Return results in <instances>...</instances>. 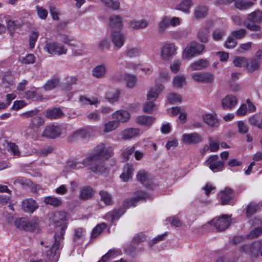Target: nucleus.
Here are the masks:
<instances>
[{
  "instance_id": "nucleus-1",
  "label": "nucleus",
  "mask_w": 262,
  "mask_h": 262,
  "mask_svg": "<svg viewBox=\"0 0 262 262\" xmlns=\"http://www.w3.org/2000/svg\"><path fill=\"white\" fill-rule=\"evenodd\" d=\"M114 155V147L107 143H100L92 149V153L82 162L69 161L67 166L71 169H78L83 166H90L94 172H103L105 170L104 161Z\"/></svg>"
},
{
  "instance_id": "nucleus-2",
  "label": "nucleus",
  "mask_w": 262,
  "mask_h": 262,
  "mask_svg": "<svg viewBox=\"0 0 262 262\" xmlns=\"http://www.w3.org/2000/svg\"><path fill=\"white\" fill-rule=\"evenodd\" d=\"M57 214L61 216V218L60 219V221L59 222L57 220L55 221V223L57 226H59V223H60L61 225V232L60 235H57L56 234L54 236V242L53 244L52 245L49 252L48 253V259L49 261H53V260L55 261L56 259L54 258V257L56 256L57 251L61 247V240L63 238V235L65 233V230L67 228V225L66 220V213L63 212H59Z\"/></svg>"
},
{
  "instance_id": "nucleus-3",
  "label": "nucleus",
  "mask_w": 262,
  "mask_h": 262,
  "mask_svg": "<svg viewBox=\"0 0 262 262\" xmlns=\"http://www.w3.org/2000/svg\"><path fill=\"white\" fill-rule=\"evenodd\" d=\"M204 49V45L196 41L191 42L184 50L182 58L184 59L189 60L196 55L202 54Z\"/></svg>"
},
{
  "instance_id": "nucleus-4",
  "label": "nucleus",
  "mask_w": 262,
  "mask_h": 262,
  "mask_svg": "<svg viewBox=\"0 0 262 262\" xmlns=\"http://www.w3.org/2000/svg\"><path fill=\"white\" fill-rule=\"evenodd\" d=\"M241 251L253 257H257L259 254L262 256V242L257 241L250 244L243 245L241 247Z\"/></svg>"
},
{
  "instance_id": "nucleus-5",
  "label": "nucleus",
  "mask_w": 262,
  "mask_h": 262,
  "mask_svg": "<svg viewBox=\"0 0 262 262\" xmlns=\"http://www.w3.org/2000/svg\"><path fill=\"white\" fill-rule=\"evenodd\" d=\"M230 221V216L227 215H223L218 219H213L209 223V224L218 231H223L229 226Z\"/></svg>"
},
{
  "instance_id": "nucleus-6",
  "label": "nucleus",
  "mask_w": 262,
  "mask_h": 262,
  "mask_svg": "<svg viewBox=\"0 0 262 262\" xmlns=\"http://www.w3.org/2000/svg\"><path fill=\"white\" fill-rule=\"evenodd\" d=\"M45 49L51 54L60 55L66 54L67 49L61 44L57 42H50L46 44Z\"/></svg>"
},
{
  "instance_id": "nucleus-7",
  "label": "nucleus",
  "mask_w": 262,
  "mask_h": 262,
  "mask_svg": "<svg viewBox=\"0 0 262 262\" xmlns=\"http://www.w3.org/2000/svg\"><path fill=\"white\" fill-rule=\"evenodd\" d=\"M181 20L179 17H164L159 23L158 30L163 33L169 26L175 27L180 25Z\"/></svg>"
},
{
  "instance_id": "nucleus-8",
  "label": "nucleus",
  "mask_w": 262,
  "mask_h": 262,
  "mask_svg": "<svg viewBox=\"0 0 262 262\" xmlns=\"http://www.w3.org/2000/svg\"><path fill=\"white\" fill-rule=\"evenodd\" d=\"M177 47L172 43H165L161 49V56L163 59L169 60L176 53Z\"/></svg>"
},
{
  "instance_id": "nucleus-9",
  "label": "nucleus",
  "mask_w": 262,
  "mask_h": 262,
  "mask_svg": "<svg viewBox=\"0 0 262 262\" xmlns=\"http://www.w3.org/2000/svg\"><path fill=\"white\" fill-rule=\"evenodd\" d=\"M111 39L114 46L117 49H120L124 45L126 37L121 30L115 31L111 33Z\"/></svg>"
},
{
  "instance_id": "nucleus-10",
  "label": "nucleus",
  "mask_w": 262,
  "mask_h": 262,
  "mask_svg": "<svg viewBox=\"0 0 262 262\" xmlns=\"http://www.w3.org/2000/svg\"><path fill=\"white\" fill-rule=\"evenodd\" d=\"M192 79L197 82L202 83H212L214 79V75L209 72H196L191 74Z\"/></svg>"
},
{
  "instance_id": "nucleus-11",
  "label": "nucleus",
  "mask_w": 262,
  "mask_h": 262,
  "mask_svg": "<svg viewBox=\"0 0 262 262\" xmlns=\"http://www.w3.org/2000/svg\"><path fill=\"white\" fill-rule=\"evenodd\" d=\"M62 132L60 126L51 125L46 126L42 133L43 137L49 138H55L58 137Z\"/></svg>"
},
{
  "instance_id": "nucleus-12",
  "label": "nucleus",
  "mask_w": 262,
  "mask_h": 262,
  "mask_svg": "<svg viewBox=\"0 0 262 262\" xmlns=\"http://www.w3.org/2000/svg\"><path fill=\"white\" fill-rule=\"evenodd\" d=\"M244 25L249 30L253 31H260V27L259 24L262 21V17H244Z\"/></svg>"
},
{
  "instance_id": "nucleus-13",
  "label": "nucleus",
  "mask_w": 262,
  "mask_h": 262,
  "mask_svg": "<svg viewBox=\"0 0 262 262\" xmlns=\"http://www.w3.org/2000/svg\"><path fill=\"white\" fill-rule=\"evenodd\" d=\"M222 205L230 204L234 198L233 191L230 188H227L224 190L221 191L219 194Z\"/></svg>"
},
{
  "instance_id": "nucleus-14",
  "label": "nucleus",
  "mask_w": 262,
  "mask_h": 262,
  "mask_svg": "<svg viewBox=\"0 0 262 262\" xmlns=\"http://www.w3.org/2000/svg\"><path fill=\"white\" fill-rule=\"evenodd\" d=\"M182 140L185 144H197L202 141V137L197 133L184 134L182 137Z\"/></svg>"
},
{
  "instance_id": "nucleus-15",
  "label": "nucleus",
  "mask_w": 262,
  "mask_h": 262,
  "mask_svg": "<svg viewBox=\"0 0 262 262\" xmlns=\"http://www.w3.org/2000/svg\"><path fill=\"white\" fill-rule=\"evenodd\" d=\"M112 116L114 120L118 123L119 126L120 123L127 122L130 117L129 113L127 111L123 110L116 111Z\"/></svg>"
},
{
  "instance_id": "nucleus-16",
  "label": "nucleus",
  "mask_w": 262,
  "mask_h": 262,
  "mask_svg": "<svg viewBox=\"0 0 262 262\" xmlns=\"http://www.w3.org/2000/svg\"><path fill=\"white\" fill-rule=\"evenodd\" d=\"M147 198V193L143 191H138L137 192V196L125 200L123 203V206L124 208L136 206L139 200L146 199Z\"/></svg>"
},
{
  "instance_id": "nucleus-17",
  "label": "nucleus",
  "mask_w": 262,
  "mask_h": 262,
  "mask_svg": "<svg viewBox=\"0 0 262 262\" xmlns=\"http://www.w3.org/2000/svg\"><path fill=\"white\" fill-rule=\"evenodd\" d=\"M21 207L25 212L32 213L38 207V205L34 200L27 199L23 201Z\"/></svg>"
},
{
  "instance_id": "nucleus-18",
  "label": "nucleus",
  "mask_w": 262,
  "mask_h": 262,
  "mask_svg": "<svg viewBox=\"0 0 262 262\" xmlns=\"http://www.w3.org/2000/svg\"><path fill=\"white\" fill-rule=\"evenodd\" d=\"M164 88V85L163 84L156 83L155 86L148 91L147 94V100L155 101Z\"/></svg>"
},
{
  "instance_id": "nucleus-19",
  "label": "nucleus",
  "mask_w": 262,
  "mask_h": 262,
  "mask_svg": "<svg viewBox=\"0 0 262 262\" xmlns=\"http://www.w3.org/2000/svg\"><path fill=\"white\" fill-rule=\"evenodd\" d=\"M209 65V60L202 58L191 63L189 69L191 71H200L206 69Z\"/></svg>"
},
{
  "instance_id": "nucleus-20",
  "label": "nucleus",
  "mask_w": 262,
  "mask_h": 262,
  "mask_svg": "<svg viewBox=\"0 0 262 262\" xmlns=\"http://www.w3.org/2000/svg\"><path fill=\"white\" fill-rule=\"evenodd\" d=\"M237 103V99L233 95H227L222 101V105L224 110H231Z\"/></svg>"
},
{
  "instance_id": "nucleus-21",
  "label": "nucleus",
  "mask_w": 262,
  "mask_h": 262,
  "mask_svg": "<svg viewBox=\"0 0 262 262\" xmlns=\"http://www.w3.org/2000/svg\"><path fill=\"white\" fill-rule=\"evenodd\" d=\"M134 171V165L132 164L127 163L124 167L123 172L120 177L123 181L127 182L132 178Z\"/></svg>"
},
{
  "instance_id": "nucleus-22",
  "label": "nucleus",
  "mask_w": 262,
  "mask_h": 262,
  "mask_svg": "<svg viewBox=\"0 0 262 262\" xmlns=\"http://www.w3.org/2000/svg\"><path fill=\"white\" fill-rule=\"evenodd\" d=\"M140 134V129L136 128H129L124 129L121 133V137L123 140H129L138 137Z\"/></svg>"
},
{
  "instance_id": "nucleus-23",
  "label": "nucleus",
  "mask_w": 262,
  "mask_h": 262,
  "mask_svg": "<svg viewBox=\"0 0 262 262\" xmlns=\"http://www.w3.org/2000/svg\"><path fill=\"white\" fill-rule=\"evenodd\" d=\"M107 66L104 63L96 66L92 70V75L97 78L105 76L107 73Z\"/></svg>"
},
{
  "instance_id": "nucleus-24",
  "label": "nucleus",
  "mask_w": 262,
  "mask_h": 262,
  "mask_svg": "<svg viewBox=\"0 0 262 262\" xmlns=\"http://www.w3.org/2000/svg\"><path fill=\"white\" fill-rule=\"evenodd\" d=\"M64 116L62 111L59 108L48 109L46 111V116L50 119L60 118Z\"/></svg>"
},
{
  "instance_id": "nucleus-25",
  "label": "nucleus",
  "mask_w": 262,
  "mask_h": 262,
  "mask_svg": "<svg viewBox=\"0 0 262 262\" xmlns=\"http://www.w3.org/2000/svg\"><path fill=\"white\" fill-rule=\"evenodd\" d=\"M44 124V119L39 116L36 115L30 119L29 128L31 129H38Z\"/></svg>"
},
{
  "instance_id": "nucleus-26",
  "label": "nucleus",
  "mask_w": 262,
  "mask_h": 262,
  "mask_svg": "<svg viewBox=\"0 0 262 262\" xmlns=\"http://www.w3.org/2000/svg\"><path fill=\"white\" fill-rule=\"evenodd\" d=\"M109 27L112 29V32L121 30L123 27L121 17H110Z\"/></svg>"
},
{
  "instance_id": "nucleus-27",
  "label": "nucleus",
  "mask_w": 262,
  "mask_h": 262,
  "mask_svg": "<svg viewBox=\"0 0 262 262\" xmlns=\"http://www.w3.org/2000/svg\"><path fill=\"white\" fill-rule=\"evenodd\" d=\"M124 79L126 86L129 89H133L137 85L138 79L134 75L126 73L124 75Z\"/></svg>"
},
{
  "instance_id": "nucleus-28",
  "label": "nucleus",
  "mask_w": 262,
  "mask_h": 262,
  "mask_svg": "<svg viewBox=\"0 0 262 262\" xmlns=\"http://www.w3.org/2000/svg\"><path fill=\"white\" fill-rule=\"evenodd\" d=\"M148 23L145 19L134 20L129 22V27L135 30L141 29L146 28Z\"/></svg>"
},
{
  "instance_id": "nucleus-29",
  "label": "nucleus",
  "mask_w": 262,
  "mask_h": 262,
  "mask_svg": "<svg viewBox=\"0 0 262 262\" xmlns=\"http://www.w3.org/2000/svg\"><path fill=\"white\" fill-rule=\"evenodd\" d=\"M259 68V63L258 61L255 59H247V64L245 67V69L248 73H253L257 70Z\"/></svg>"
},
{
  "instance_id": "nucleus-30",
  "label": "nucleus",
  "mask_w": 262,
  "mask_h": 262,
  "mask_svg": "<svg viewBox=\"0 0 262 262\" xmlns=\"http://www.w3.org/2000/svg\"><path fill=\"white\" fill-rule=\"evenodd\" d=\"M155 118L146 115L139 116L136 119V122L141 125L149 126L154 121Z\"/></svg>"
},
{
  "instance_id": "nucleus-31",
  "label": "nucleus",
  "mask_w": 262,
  "mask_h": 262,
  "mask_svg": "<svg viewBox=\"0 0 262 262\" xmlns=\"http://www.w3.org/2000/svg\"><path fill=\"white\" fill-rule=\"evenodd\" d=\"M87 137V133L85 130L83 129H78L72 133L68 138L70 142H74L76 140L80 138H85Z\"/></svg>"
},
{
  "instance_id": "nucleus-32",
  "label": "nucleus",
  "mask_w": 262,
  "mask_h": 262,
  "mask_svg": "<svg viewBox=\"0 0 262 262\" xmlns=\"http://www.w3.org/2000/svg\"><path fill=\"white\" fill-rule=\"evenodd\" d=\"M119 125L118 123L114 120H110L103 124V132L104 133H110L113 130H115L117 128Z\"/></svg>"
},
{
  "instance_id": "nucleus-33",
  "label": "nucleus",
  "mask_w": 262,
  "mask_h": 262,
  "mask_svg": "<svg viewBox=\"0 0 262 262\" xmlns=\"http://www.w3.org/2000/svg\"><path fill=\"white\" fill-rule=\"evenodd\" d=\"M99 195L100 196L101 201L106 205H112L113 204V197L108 192L104 190H101L99 192Z\"/></svg>"
},
{
  "instance_id": "nucleus-34",
  "label": "nucleus",
  "mask_w": 262,
  "mask_h": 262,
  "mask_svg": "<svg viewBox=\"0 0 262 262\" xmlns=\"http://www.w3.org/2000/svg\"><path fill=\"white\" fill-rule=\"evenodd\" d=\"M203 120L205 123L210 126H217L218 124V120L216 115L207 114L203 115Z\"/></svg>"
},
{
  "instance_id": "nucleus-35",
  "label": "nucleus",
  "mask_w": 262,
  "mask_h": 262,
  "mask_svg": "<svg viewBox=\"0 0 262 262\" xmlns=\"http://www.w3.org/2000/svg\"><path fill=\"white\" fill-rule=\"evenodd\" d=\"M14 77L10 72H6L2 78V83L5 88L14 85Z\"/></svg>"
},
{
  "instance_id": "nucleus-36",
  "label": "nucleus",
  "mask_w": 262,
  "mask_h": 262,
  "mask_svg": "<svg viewBox=\"0 0 262 262\" xmlns=\"http://www.w3.org/2000/svg\"><path fill=\"white\" fill-rule=\"evenodd\" d=\"M27 231H35L39 229V220L36 217L31 220L27 219Z\"/></svg>"
},
{
  "instance_id": "nucleus-37",
  "label": "nucleus",
  "mask_w": 262,
  "mask_h": 262,
  "mask_svg": "<svg viewBox=\"0 0 262 262\" xmlns=\"http://www.w3.org/2000/svg\"><path fill=\"white\" fill-rule=\"evenodd\" d=\"M44 202L46 204L50 205L55 207H58L62 204V201L54 196L45 197Z\"/></svg>"
},
{
  "instance_id": "nucleus-38",
  "label": "nucleus",
  "mask_w": 262,
  "mask_h": 262,
  "mask_svg": "<svg viewBox=\"0 0 262 262\" xmlns=\"http://www.w3.org/2000/svg\"><path fill=\"white\" fill-rule=\"evenodd\" d=\"M94 194L93 189L89 186L85 187L80 191V198L83 200L90 199Z\"/></svg>"
},
{
  "instance_id": "nucleus-39",
  "label": "nucleus",
  "mask_w": 262,
  "mask_h": 262,
  "mask_svg": "<svg viewBox=\"0 0 262 262\" xmlns=\"http://www.w3.org/2000/svg\"><path fill=\"white\" fill-rule=\"evenodd\" d=\"M259 209V205L254 202L248 204L246 208V215L247 217H251L252 215L256 213Z\"/></svg>"
},
{
  "instance_id": "nucleus-40",
  "label": "nucleus",
  "mask_w": 262,
  "mask_h": 262,
  "mask_svg": "<svg viewBox=\"0 0 262 262\" xmlns=\"http://www.w3.org/2000/svg\"><path fill=\"white\" fill-rule=\"evenodd\" d=\"M193 3L192 0H182L177 7V9L184 12H188Z\"/></svg>"
},
{
  "instance_id": "nucleus-41",
  "label": "nucleus",
  "mask_w": 262,
  "mask_h": 262,
  "mask_svg": "<svg viewBox=\"0 0 262 262\" xmlns=\"http://www.w3.org/2000/svg\"><path fill=\"white\" fill-rule=\"evenodd\" d=\"M59 80L57 78H52L46 83L43 86V88L46 91H51L56 88L59 84Z\"/></svg>"
},
{
  "instance_id": "nucleus-42",
  "label": "nucleus",
  "mask_w": 262,
  "mask_h": 262,
  "mask_svg": "<svg viewBox=\"0 0 262 262\" xmlns=\"http://www.w3.org/2000/svg\"><path fill=\"white\" fill-rule=\"evenodd\" d=\"M79 101L82 105H97L99 103V100L96 97H92L91 99L88 98L84 96H81L79 97Z\"/></svg>"
},
{
  "instance_id": "nucleus-43",
  "label": "nucleus",
  "mask_w": 262,
  "mask_h": 262,
  "mask_svg": "<svg viewBox=\"0 0 262 262\" xmlns=\"http://www.w3.org/2000/svg\"><path fill=\"white\" fill-rule=\"evenodd\" d=\"M119 96V92L116 89H112L108 91L106 95V99L111 102L117 101Z\"/></svg>"
},
{
  "instance_id": "nucleus-44",
  "label": "nucleus",
  "mask_w": 262,
  "mask_h": 262,
  "mask_svg": "<svg viewBox=\"0 0 262 262\" xmlns=\"http://www.w3.org/2000/svg\"><path fill=\"white\" fill-rule=\"evenodd\" d=\"M102 3L108 8L114 10H118L120 8V2L117 0H101Z\"/></svg>"
},
{
  "instance_id": "nucleus-45",
  "label": "nucleus",
  "mask_w": 262,
  "mask_h": 262,
  "mask_svg": "<svg viewBox=\"0 0 262 262\" xmlns=\"http://www.w3.org/2000/svg\"><path fill=\"white\" fill-rule=\"evenodd\" d=\"M195 16H205L208 15V9L206 6H198L194 10Z\"/></svg>"
},
{
  "instance_id": "nucleus-46",
  "label": "nucleus",
  "mask_w": 262,
  "mask_h": 262,
  "mask_svg": "<svg viewBox=\"0 0 262 262\" xmlns=\"http://www.w3.org/2000/svg\"><path fill=\"white\" fill-rule=\"evenodd\" d=\"M185 83L186 80L184 75H177L174 77L173 80V86L177 88H181Z\"/></svg>"
},
{
  "instance_id": "nucleus-47",
  "label": "nucleus",
  "mask_w": 262,
  "mask_h": 262,
  "mask_svg": "<svg viewBox=\"0 0 262 262\" xmlns=\"http://www.w3.org/2000/svg\"><path fill=\"white\" fill-rule=\"evenodd\" d=\"M253 3L250 1L241 0L235 3V7L240 10H245L251 7Z\"/></svg>"
},
{
  "instance_id": "nucleus-48",
  "label": "nucleus",
  "mask_w": 262,
  "mask_h": 262,
  "mask_svg": "<svg viewBox=\"0 0 262 262\" xmlns=\"http://www.w3.org/2000/svg\"><path fill=\"white\" fill-rule=\"evenodd\" d=\"M167 100L170 104H172L180 103L182 101V97L179 94L171 93L168 95Z\"/></svg>"
},
{
  "instance_id": "nucleus-49",
  "label": "nucleus",
  "mask_w": 262,
  "mask_h": 262,
  "mask_svg": "<svg viewBox=\"0 0 262 262\" xmlns=\"http://www.w3.org/2000/svg\"><path fill=\"white\" fill-rule=\"evenodd\" d=\"M233 64L236 67H245L247 64V58L244 57L237 56L233 60Z\"/></svg>"
},
{
  "instance_id": "nucleus-50",
  "label": "nucleus",
  "mask_w": 262,
  "mask_h": 262,
  "mask_svg": "<svg viewBox=\"0 0 262 262\" xmlns=\"http://www.w3.org/2000/svg\"><path fill=\"white\" fill-rule=\"evenodd\" d=\"M224 165V161H218L216 162L210 164L209 168L214 172L221 171L223 169Z\"/></svg>"
},
{
  "instance_id": "nucleus-51",
  "label": "nucleus",
  "mask_w": 262,
  "mask_h": 262,
  "mask_svg": "<svg viewBox=\"0 0 262 262\" xmlns=\"http://www.w3.org/2000/svg\"><path fill=\"white\" fill-rule=\"evenodd\" d=\"M14 224L17 228L27 231V219L24 217L17 219L14 222Z\"/></svg>"
},
{
  "instance_id": "nucleus-52",
  "label": "nucleus",
  "mask_w": 262,
  "mask_h": 262,
  "mask_svg": "<svg viewBox=\"0 0 262 262\" xmlns=\"http://www.w3.org/2000/svg\"><path fill=\"white\" fill-rule=\"evenodd\" d=\"M106 226L105 223H102L96 226L92 231L91 237L92 238H96L100 234L103 230L106 228Z\"/></svg>"
},
{
  "instance_id": "nucleus-53",
  "label": "nucleus",
  "mask_w": 262,
  "mask_h": 262,
  "mask_svg": "<svg viewBox=\"0 0 262 262\" xmlns=\"http://www.w3.org/2000/svg\"><path fill=\"white\" fill-rule=\"evenodd\" d=\"M208 141L210 151L216 152L218 151L220 148V142L218 140H213L211 137L208 138Z\"/></svg>"
},
{
  "instance_id": "nucleus-54",
  "label": "nucleus",
  "mask_w": 262,
  "mask_h": 262,
  "mask_svg": "<svg viewBox=\"0 0 262 262\" xmlns=\"http://www.w3.org/2000/svg\"><path fill=\"white\" fill-rule=\"evenodd\" d=\"M110 46V41L106 38H104L98 43V49L99 51L102 52L105 50H109Z\"/></svg>"
},
{
  "instance_id": "nucleus-55",
  "label": "nucleus",
  "mask_w": 262,
  "mask_h": 262,
  "mask_svg": "<svg viewBox=\"0 0 262 262\" xmlns=\"http://www.w3.org/2000/svg\"><path fill=\"white\" fill-rule=\"evenodd\" d=\"M246 34V30L244 29H241L238 30L232 31L230 35H231L236 40V39L243 38Z\"/></svg>"
},
{
  "instance_id": "nucleus-56",
  "label": "nucleus",
  "mask_w": 262,
  "mask_h": 262,
  "mask_svg": "<svg viewBox=\"0 0 262 262\" xmlns=\"http://www.w3.org/2000/svg\"><path fill=\"white\" fill-rule=\"evenodd\" d=\"M141 51L135 48H133L126 50L125 52V55L129 57H136L140 55Z\"/></svg>"
},
{
  "instance_id": "nucleus-57",
  "label": "nucleus",
  "mask_w": 262,
  "mask_h": 262,
  "mask_svg": "<svg viewBox=\"0 0 262 262\" xmlns=\"http://www.w3.org/2000/svg\"><path fill=\"white\" fill-rule=\"evenodd\" d=\"M237 43L236 40L230 35L225 42V47L227 49H233L236 46Z\"/></svg>"
},
{
  "instance_id": "nucleus-58",
  "label": "nucleus",
  "mask_w": 262,
  "mask_h": 262,
  "mask_svg": "<svg viewBox=\"0 0 262 262\" xmlns=\"http://www.w3.org/2000/svg\"><path fill=\"white\" fill-rule=\"evenodd\" d=\"M198 37L200 40L204 43H206L208 40V29H204L198 33Z\"/></svg>"
},
{
  "instance_id": "nucleus-59",
  "label": "nucleus",
  "mask_w": 262,
  "mask_h": 262,
  "mask_svg": "<svg viewBox=\"0 0 262 262\" xmlns=\"http://www.w3.org/2000/svg\"><path fill=\"white\" fill-rule=\"evenodd\" d=\"M7 23V28L10 32L11 36H12L15 29L19 28L20 26V24H16L14 21L11 20H6Z\"/></svg>"
},
{
  "instance_id": "nucleus-60",
  "label": "nucleus",
  "mask_w": 262,
  "mask_h": 262,
  "mask_svg": "<svg viewBox=\"0 0 262 262\" xmlns=\"http://www.w3.org/2000/svg\"><path fill=\"white\" fill-rule=\"evenodd\" d=\"M148 101V102H147L144 104L143 106V111L145 113H150L155 109L156 105L154 103V101Z\"/></svg>"
},
{
  "instance_id": "nucleus-61",
  "label": "nucleus",
  "mask_w": 262,
  "mask_h": 262,
  "mask_svg": "<svg viewBox=\"0 0 262 262\" xmlns=\"http://www.w3.org/2000/svg\"><path fill=\"white\" fill-rule=\"evenodd\" d=\"M135 150L134 146L126 148L122 153V157L126 160H128L129 156L132 155Z\"/></svg>"
},
{
  "instance_id": "nucleus-62",
  "label": "nucleus",
  "mask_w": 262,
  "mask_h": 262,
  "mask_svg": "<svg viewBox=\"0 0 262 262\" xmlns=\"http://www.w3.org/2000/svg\"><path fill=\"white\" fill-rule=\"evenodd\" d=\"M39 36V33L37 32H32L29 37V46L31 49L35 47L36 40Z\"/></svg>"
},
{
  "instance_id": "nucleus-63",
  "label": "nucleus",
  "mask_w": 262,
  "mask_h": 262,
  "mask_svg": "<svg viewBox=\"0 0 262 262\" xmlns=\"http://www.w3.org/2000/svg\"><path fill=\"white\" fill-rule=\"evenodd\" d=\"M88 118L93 122H97L100 120L101 117L100 113L97 111H94L90 113L88 115Z\"/></svg>"
},
{
  "instance_id": "nucleus-64",
  "label": "nucleus",
  "mask_w": 262,
  "mask_h": 262,
  "mask_svg": "<svg viewBox=\"0 0 262 262\" xmlns=\"http://www.w3.org/2000/svg\"><path fill=\"white\" fill-rule=\"evenodd\" d=\"M146 239V236L145 234L143 233H140L139 234H137L135 235L133 238V242L135 244H139L141 242H143L145 241Z\"/></svg>"
}]
</instances>
